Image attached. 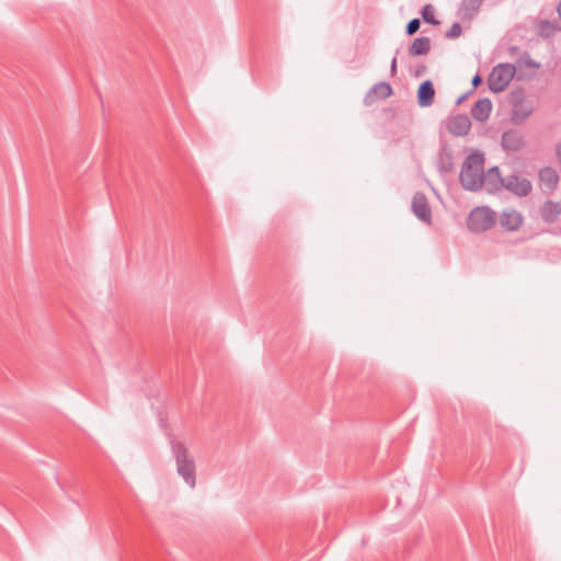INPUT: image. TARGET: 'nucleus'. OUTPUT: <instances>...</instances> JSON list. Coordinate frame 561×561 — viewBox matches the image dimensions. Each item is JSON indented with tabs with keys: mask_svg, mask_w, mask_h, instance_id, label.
Masks as SVG:
<instances>
[{
	"mask_svg": "<svg viewBox=\"0 0 561 561\" xmlns=\"http://www.w3.org/2000/svg\"><path fill=\"white\" fill-rule=\"evenodd\" d=\"M484 154L476 151L462 163L459 174L460 183L467 191L477 192L483 187Z\"/></svg>",
	"mask_w": 561,
	"mask_h": 561,
	"instance_id": "nucleus-1",
	"label": "nucleus"
},
{
	"mask_svg": "<svg viewBox=\"0 0 561 561\" xmlns=\"http://www.w3.org/2000/svg\"><path fill=\"white\" fill-rule=\"evenodd\" d=\"M171 448L179 476H181L191 488H195V462L193 458L190 457L186 447L181 442L172 440Z\"/></svg>",
	"mask_w": 561,
	"mask_h": 561,
	"instance_id": "nucleus-2",
	"label": "nucleus"
},
{
	"mask_svg": "<svg viewBox=\"0 0 561 561\" xmlns=\"http://www.w3.org/2000/svg\"><path fill=\"white\" fill-rule=\"evenodd\" d=\"M516 68L514 65L504 62L496 65L488 77L489 89L493 93L504 91L514 78Z\"/></svg>",
	"mask_w": 561,
	"mask_h": 561,
	"instance_id": "nucleus-3",
	"label": "nucleus"
},
{
	"mask_svg": "<svg viewBox=\"0 0 561 561\" xmlns=\"http://www.w3.org/2000/svg\"><path fill=\"white\" fill-rule=\"evenodd\" d=\"M496 221V214L489 207H476L468 217V228L473 232H483L491 229Z\"/></svg>",
	"mask_w": 561,
	"mask_h": 561,
	"instance_id": "nucleus-4",
	"label": "nucleus"
},
{
	"mask_svg": "<svg viewBox=\"0 0 561 561\" xmlns=\"http://www.w3.org/2000/svg\"><path fill=\"white\" fill-rule=\"evenodd\" d=\"M503 188L507 190L516 196L525 197L531 192L533 185L531 182L524 176L510 174L505 178V184Z\"/></svg>",
	"mask_w": 561,
	"mask_h": 561,
	"instance_id": "nucleus-5",
	"label": "nucleus"
},
{
	"mask_svg": "<svg viewBox=\"0 0 561 561\" xmlns=\"http://www.w3.org/2000/svg\"><path fill=\"white\" fill-rule=\"evenodd\" d=\"M501 146L507 152H517L525 147L524 135L518 129H508L502 134Z\"/></svg>",
	"mask_w": 561,
	"mask_h": 561,
	"instance_id": "nucleus-6",
	"label": "nucleus"
},
{
	"mask_svg": "<svg viewBox=\"0 0 561 561\" xmlns=\"http://www.w3.org/2000/svg\"><path fill=\"white\" fill-rule=\"evenodd\" d=\"M539 187L546 194H551L556 191L559 184V175L552 167H545L538 173Z\"/></svg>",
	"mask_w": 561,
	"mask_h": 561,
	"instance_id": "nucleus-7",
	"label": "nucleus"
},
{
	"mask_svg": "<svg viewBox=\"0 0 561 561\" xmlns=\"http://www.w3.org/2000/svg\"><path fill=\"white\" fill-rule=\"evenodd\" d=\"M446 128L451 135L462 137L469 134L471 121L466 114H458L447 121Z\"/></svg>",
	"mask_w": 561,
	"mask_h": 561,
	"instance_id": "nucleus-8",
	"label": "nucleus"
},
{
	"mask_svg": "<svg viewBox=\"0 0 561 561\" xmlns=\"http://www.w3.org/2000/svg\"><path fill=\"white\" fill-rule=\"evenodd\" d=\"M412 210L420 220L427 224L431 222L432 211L425 194L421 192L414 194L412 199Z\"/></svg>",
	"mask_w": 561,
	"mask_h": 561,
	"instance_id": "nucleus-9",
	"label": "nucleus"
},
{
	"mask_svg": "<svg viewBox=\"0 0 561 561\" xmlns=\"http://www.w3.org/2000/svg\"><path fill=\"white\" fill-rule=\"evenodd\" d=\"M505 178H502L497 167L490 168L488 172L483 173V187L489 193H497L503 190Z\"/></svg>",
	"mask_w": 561,
	"mask_h": 561,
	"instance_id": "nucleus-10",
	"label": "nucleus"
},
{
	"mask_svg": "<svg viewBox=\"0 0 561 561\" xmlns=\"http://www.w3.org/2000/svg\"><path fill=\"white\" fill-rule=\"evenodd\" d=\"M523 224V216L515 209H505L500 215V225L506 231H516Z\"/></svg>",
	"mask_w": 561,
	"mask_h": 561,
	"instance_id": "nucleus-11",
	"label": "nucleus"
},
{
	"mask_svg": "<svg viewBox=\"0 0 561 561\" xmlns=\"http://www.w3.org/2000/svg\"><path fill=\"white\" fill-rule=\"evenodd\" d=\"M541 219L547 224L558 220L561 215V205L558 202L546 201L539 208Z\"/></svg>",
	"mask_w": 561,
	"mask_h": 561,
	"instance_id": "nucleus-12",
	"label": "nucleus"
},
{
	"mask_svg": "<svg viewBox=\"0 0 561 561\" xmlns=\"http://www.w3.org/2000/svg\"><path fill=\"white\" fill-rule=\"evenodd\" d=\"M435 89L431 80L423 81L417 89V103L422 107L431 106L434 102Z\"/></svg>",
	"mask_w": 561,
	"mask_h": 561,
	"instance_id": "nucleus-13",
	"label": "nucleus"
},
{
	"mask_svg": "<svg viewBox=\"0 0 561 561\" xmlns=\"http://www.w3.org/2000/svg\"><path fill=\"white\" fill-rule=\"evenodd\" d=\"M392 94V88L387 82H378L376 83L366 94L365 96V104L369 105L371 104L376 98L379 99H387Z\"/></svg>",
	"mask_w": 561,
	"mask_h": 561,
	"instance_id": "nucleus-14",
	"label": "nucleus"
},
{
	"mask_svg": "<svg viewBox=\"0 0 561 561\" xmlns=\"http://www.w3.org/2000/svg\"><path fill=\"white\" fill-rule=\"evenodd\" d=\"M492 111V102L490 99L484 98L478 100L471 108V116L479 122H484L489 118Z\"/></svg>",
	"mask_w": 561,
	"mask_h": 561,
	"instance_id": "nucleus-15",
	"label": "nucleus"
},
{
	"mask_svg": "<svg viewBox=\"0 0 561 561\" xmlns=\"http://www.w3.org/2000/svg\"><path fill=\"white\" fill-rule=\"evenodd\" d=\"M437 168L442 174L450 173L454 170L453 154L446 146H444L438 152Z\"/></svg>",
	"mask_w": 561,
	"mask_h": 561,
	"instance_id": "nucleus-16",
	"label": "nucleus"
},
{
	"mask_svg": "<svg viewBox=\"0 0 561 561\" xmlns=\"http://www.w3.org/2000/svg\"><path fill=\"white\" fill-rule=\"evenodd\" d=\"M431 50V39L422 36L413 41L409 47V55L412 57L426 55Z\"/></svg>",
	"mask_w": 561,
	"mask_h": 561,
	"instance_id": "nucleus-17",
	"label": "nucleus"
},
{
	"mask_svg": "<svg viewBox=\"0 0 561 561\" xmlns=\"http://www.w3.org/2000/svg\"><path fill=\"white\" fill-rule=\"evenodd\" d=\"M533 112V107L523 101L514 104L512 116L515 122L525 121Z\"/></svg>",
	"mask_w": 561,
	"mask_h": 561,
	"instance_id": "nucleus-18",
	"label": "nucleus"
},
{
	"mask_svg": "<svg viewBox=\"0 0 561 561\" xmlns=\"http://www.w3.org/2000/svg\"><path fill=\"white\" fill-rule=\"evenodd\" d=\"M484 0H462L461 11L467 16H473L480 9Z\"/></svg>",
	"mask_w": 561,
	"mask_h": 561,
	"instance_id": "nucleus-19",
	"label": "nucleus"
},
{
	"mask_svg": "<svg viewBox=\"0 0 561 561\" xmlns=\"http://www.w3.org/2000/svg\"><path fill=\"white\" fill-rule=\"evenodd\" d=\"M537 31L540 36L549 37L554 34L556 27L551 22L542 20L538 23Z\"/></svg>",
	"mask_w": 561,
	"mask_h": 561,
	"instance_id": "nucleus-20",
	"label": "nucleus"
},
{
	"mask_svg": "<svg viewBox=\"0 0 561 561\" xmlns=\"http://www.w3.org/2000/svg\"><path fill=\"white\" fill-rule=\"evenodd\" d=\"M421 14H422V18H423L424 22H426L428 24H432V25H438L439 24V21L434 15V8L431 4H426L422 9Z\"/></svg>",
	"mask_w": 561,
	"mask_h": 561,
	"instance_id": "nucleus-21",
	"label": "nucleus"
},
{
	"mask_svg": "<svg viewBox=\"0 0 561 561\" xmlns=\"http://www.w3.org/2000/svg\"><path fill=\"white\" fill-rule=\"evenodd\" d=\"M461 32H462V28H461V25L460 23L458 22H455L450 28L446 32V37L447 38H450V39H454V38H457L461 35Z\"/></svg>",
	"mask_w": 561,
	"mask_h": 561,
	"instance_id": "nucleus-22",
	"label": "nucleus"
},
{
	"mask_svg": "<svg viewBox=\"0 0 561 561\" xmlns=\"http://www.w3.org/2000/svg\"><path fill=\"white\" fill-rule=\"evenodd\" d=\"M421 26V22L419 19H412L411 21H409V23L407 24V27H405V32L408 35H413L415 34L419 28Z\"/></svg>",
	"mask_w": 561,
	"mask_h": 561,
	"instance_id": "nucleus-23",
	"label": "nucleus"
},
{
	"mask_svg": "<svg viewBox=\"0 0 561 561\" xmlns=\"http://www.w3.org/2000/svg\"><path fill=\"white\" fill-rule=\"evenodd\" d=\"M481 82H482V78L478 73L472 78V81H471L474 89L478 88L481 84Z\"/></svg>",
	"mask_w": 561,
	"mask_h": 561,
	"instance_id": "nucleus-24",
	"label": "nucleus"
},
{
	"mask_svg": "<svg viewBox=\"0 0 561 561\" xmlns=\"http://www.w3.org/2000/svg\"><path fill=\"white\" fill-rule=\"evenodd\" d=\"M426 66L425 65H421L416 68L415 72H414V76L415 77H421L423 73H425L426 71Z\"/></svg>",
	"mask_w": 561,
	"mask_h": 561,
	"instance_id": "nucleus-25",
	"label": "nucleus"
},
{
	"mask_svg": "<svg viewBox=\"0 0 561 561\" xmlns=\"http://www.w3.org/2000/svg\"><path fill=\"white\" fill-rule=\"evenodd\" d=\"M390 72H391V76H396V73H397V56H394L391 61Z\"/></svg>",
	"mask_w": 561,
	"mask_h": 561,
	"instance_id": "nucleus-26",
	"label": "nucleus"
},
{
	"mask_svg": "<svg viewBox=\"0 0 561 561\" xmlns=\"http://www.w3.org/2000/svg\"><path fill=\"white\" fill-rule=\"evenodd\" d=\"M556 154L559 162L561 163V141L556 146Z\"/></svg>",
	"mask_w": 561,
	"mask_h": 561,
	"instance_id": "nucleus-27",
	"label": "nucleus"
},
{
	"mask_svg": "<svg viewBox=\"0 0 561 561\" xmlns=\"http://www.w3.org/2000/svg\"><path fill=\"white\" fill-rule=\"evenodd\" d=\"M467 95H468V94H463V95L459 96V98L457 99L456 104H457V105L461 104V103L467 99Z\"/></svg>",
	"mask_w": 561,
	"mask_h": 561,
	"instance_id": "nucleus-28",
	"label": "nucleus"
},
{
	"mask_svg": "<svg viewBox=\"0 0 561 561\" xmlns=\"http://www.w3.org/2000/svg\"><path fill=\"white\" fill-rule=\"evenodd\" d=\"M557 12L561 19V1L559 2L558 7H557Z\"/></svg>",
	"mask_w": 561,
	"mask_h": 561,
	"instance_id": "nucleus-29",
	"label": "nucleus"
}]
</instances>
